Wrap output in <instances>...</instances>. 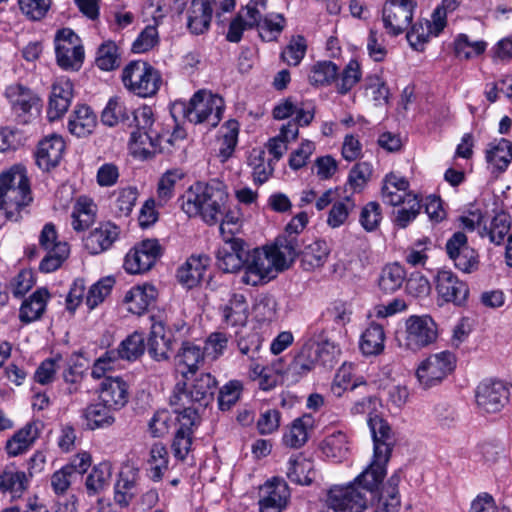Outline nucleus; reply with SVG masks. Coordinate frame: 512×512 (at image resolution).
Here are the masks:
<instances>
[{
	"instance_id": "nucleus-1",
	"label": "nucleus",
	"mask_w": 512,
	"mask_h": 512,
	"mask_svg": "<svg viewBox=\"0 0 512 512\" xmlns=\"http://www.w3.org/2000/svg\"><path fill=\"white\" fill-rule=\"evenodd\" d=\"M181 208L188 217H201L209 224H216L224 215L228 193L222 182H196L180 198Z\"/></svg>"
},
{
	"instance_id": "nucleus-2",
	"label": "nucleus",
	"mask_w": 512,
	"mask_h": 512,
	"mask_svg": "<svg viewBox=\"0 0 512 512\" xmlns=\"http://www.w3.org/2000/svg\"><path fill=\"white\" fill-rule=\"evenodd\" d=\"M33 197L30 184L25 171L13 167L0 175V209L4 210L9 221L18 222L27 207L32 203Z\"/></svg>"
},
{
	"instance_id": "nucleus-3",
	"label": "nucleus",
	"mask_w": 512,
	"mask_h": 512,
	"mask_svg": "<svg viewBox=\"0 0 512 512\" xmlns=\"http://www.w3.org/2000/svg\"><path fill=\"white\" fill-rule=\"evenodd\" d=\"M121 78L124 87L141 98L156 95L163 82L159 70L143 60L130 61L123 68Z\"/></svg>"
},
{
	"instance_id": "nucleus-4",
	"label": "nucleus",
	"mask_w": 512,
	"mask_h": 512,
	"mask_svg": "<svg viewBox=\"0 0 512 512\" xmlns=\"http://www.w3.org/2000/svg\"><path fill=\"white\" fill-rule=\"evenodd\" d=\"M224 108L222 97L199 90L187 104H183V116L190 123L206 124L208 128H215L222 119Z\"/></svg>"
},
{
	"instance_id": "nucleus-5",
	"label": "nucleus",
	"mask_w": 512,
	"mask_h": 512,
	"mask_svg": "<svg viewBox=\"0 0 512 512\" xmlns=\"http://www.w3.org/2000/svg\"><path fill=\"white\" fill-rule=\"evenodd\" d=\"M244 270L241 281L252 286L266 283L280 271L269 248L246 252Z\"/></svg>"
},
{
	"instance_id": "nucleus-6",
	"label": "nucleus",
	"mask_w": 512,
	"mask_h": 512,
	"mask_svg": "<svg viewBox=\"0 0 512 512\" xmlns=\"http://www.w3.org/2000/svg\"><path fill=\"white\" fill-rule=\"evenodd\" d=\"M455 356L449 351L431 354L417 367L416 377L424 389L437 386L454 370Z\"/></svg>"
},
{
	"instance_id": "nucleus-7",
	"label": "nucleus",
	"mask_w": 512,
	"mask_h": 512,
	"mask_svg": "<svg viewBox=\"0 0 512 512\" xmlns=\"http://www.w3.org/2000/svg\"><path fill=\"white\" fill-rule=\"evenodd\" d=\"M438 338L436 322L428 315H412L405 322L401 345L417 352L433 344Z\"/></svg>"
},
{
	"instance_id": "nucleus-8",
	"label": "nucleus",
	"mask_w": 512,
	"mask_h": 512,
	"mask_svg": "<svg viewBox=\"0 0 512 512\" xmlns=\"http://www.w3.org/2000/svg\"><path fill=\"white\" fill-rule=\"evenodd\" d=\"M57 64L64 70H78L84 60V48L81 39L70 28L57 31L55 38Z\"/></svg>"
},
{
	"instance_id": "nucleus-9",
	"label": "nucleus",
	"mask_w": 512,
	"mask_h": 512,
	"mask_svg": "<svg viewBox=\"0 0 512 512\" xmlns=\"http://www.w3.org/2000/svg\"><path fill=\"white\" fill-rule=\"evenodd\" d=\"M4 95L19 123L27 124L34 111L39 113L40 98L29 87L13 83L6 87Z\"/></svg>"
},
{
	"instance_id": "nucleus-10",
	"label": "nucleus",
	"mask_w": 512,
	"mask_h": 512,
	"mask_svg": "<svg viewBox=\"0 0 512 512\" xmlns=\"http://www.w3.org/2000/svg\"><path fill=\"white\" fill-rule=\"evenodd\" d=\"M370 498L355 482L346 486L332 487L327 496V505L335 512H363Z\"/></svg>"
},
{
	"instance_id": "nucleus-11",
	"label": "nucleus",
	"mask_w": 512,
	"mask_h": 512,
	"mask_svg": "<svg viewBox=\"0 0 512 512\" xmlns=\"http://www.w3.org/2000/svg\"><path fill=\"white\" fill-rule=\"evenodd\" d=\"M446 253L454 266L464 273H472L479 267V255L468 244L465 233L457 231L447 240Z\"/></svg>"
},
{
	"instance_id": "nucleus-12",
	"label": "nucleus",
	"mask_w": 512,
	"mask_h": 512,
	"mask_svg": "<svg viewBox=\"0 0 512 512\" xmlns=\"http://www.w3.org/2000/svg\"><path fill=\"white\" fill-rule=\"evenodd\" d=\"M413 0H388L382 10V20L388 34L397 36L405 32L413 18Z\"/></svg>"
},
{
	"instance_id": "nucleus-13",
	"label": "nucleus",
	"mask_w": 512,
	"mask_h": 512,
	"mask_svg": "<svg viewBox=\"0 0 512 512\" xmlns=\"http://www.w3.org/2000/svg\"><path fill=\"white\" fill-rule=\"evenodd\" d=\"M162 254V248L156 239H146L132 248L124 260V268L130 274H139L150 270Z\"/></svg>"
},
{
	"instance_id": "nucleus-14",
	"label": "nucleus",
	"mask_w": 512,
	"mask_h": 512,
	"mask_svg": "<svg viewBox=\"0 0 512 512\" xmlns=\"http://www.w3.org/2000/svg\"><path fill=\"white\" fill-rule=\"evenodd\" d=\"M477 407L485 413L499 412L509 400V389L499 380H484L476 387Z\"/></svg>"
},
{
	"instance_id": "nucleus-15",
	"label": "nucleus",
	"mask_w": 512,
	"mask_h": 512,
	"mask_svg": "<svg viewBox=\"0 0 512 512\" xmlns=\"http://www.w3.org/2000/svg\"><path fill=\"white\" fill-rule=\"evenodd\" d=\"M435 288L439 298L446 303L462 306L469 296L466 282L460 280L451 270H440L435 276Z\"/></svg>"
},
{
	"instance_id": "nucleus-16",
	"label": "nucleus",
	"mask_w": 512,
	"mask_h": 512,
	"mask_svg": "<svg viewBox=\"0 0 512 512\" xmlns=\"http://www.w3.org/2000/svg\"><path fill=\"white\" fill-rule=\"evenodd\" d=\"M228 232L231 236H224V243L216 252V264L225 273H235L244 268L247 251L243 240L233 237L231 229Z\"/></svg>"
},
{
	"instance_id": "nucleus-17",
	"label": "nucleus",
	"mask_w": 512,
	"mask_h": 512,
	"mask_svg": "<svg viewBox=\"0 0 512 512\" xmlns=\"http://www.w3.org/2000/svg\"><path fill=\"white\" fill-rule=\"evenodd\" d=\"M154 118L152 108L144 105L133 111L130 119V126L136 130L131 132V141L139 144H149L152 148L160 145V136L158 131L153 129Z\"/></svg>"
},
{
	"instance_id": "nucleus-18",
	"label": "nucleus",
	"mask_w": 512,
	"mask_h": 512,
	"mask_svg": "<svg viewBox=\"0 0 512 512\" xmlns=\"http://www.w3.org/2000/svg\"><path fill=\"white\" fill-rule=\"evenodd\" d=\"M334 349L333 343L325 339L322 343L316 345H305L300 353L295 357L292 369L298 374H305L313 369L317 362L325 365L332 360L331 351Z\"/></svg>"
},
{
	"instance_id": "nucleus-19",
	"label": "nucleus",
	"mask_w": 512,
	"mask_h": 512,
	"mask_svg": "<svg viewBox=\"0 0 512 512\" xmlns=\"http://www.w3.org/2000/svg\"><path fill=\"white\" fill-rule=\"evenodd\" d=\"M97 392L99 400L114 411L123 408L129 400V386L121 377H105Z\"/></svg>"
},
{
	"instance_id": "nucleus-20",
	"label": "nucleus",
	"mask_w": 512,
	"mask_h": 512,
	"mask_svg": "<svg viewBox=\"0 0 512 512\" xmlns=\"http://www.w3.org/2000/svg\"><path fill=\"white\" fill-rule=\"evenodd\" d=\"M390 458H381L373 453L370 465L358 475L354 482L372 501L378 495L379 486L386 475V465Z\"/></svg>"
},
{
	"instance_id": "nucleus-21",
	"label": "nucleus",
	"mask_w": 512,
	"mask_h": 512,
	"mask_svg": "<svg viewBox=\"0 0 512 512\" xmlns=\"http://www.w3.org/2000/svg\"><path fill=\"white\" fill-rule=\"evenodd\" d=\"M213 13L219 18L223 12L216 9L211 0H192L188 9L187 28L195 35L207 32Z\"/></svg>"
},
{
	"instance_id": "nucleus-22",
	"label": "nucleus",
	"mask_w": 512,
	"mask_h": 512,
	"mask_svg": "<svg viewBox=\"0 0 512 512\" xmlns=\"http://www.w3.org/2000/svg\"><path fill=\"white\" fill-rule=\"evenodd\" d=\"M351 316V305L342 300H335L321 313L319 323L324 332L342 334L345 326L351 321Z\"/></svg>"
},
{
	"instance_id": "nucleus-23",
	"label": "nucleus",
	"mask_w": 512,
	"mask_h": 512,
	"mask_svg": "<svg viewBox=\"0 0 512 512\" xmlns=\"http://www.w3.org/2000/svg\"><path fill=\"white\" fill-rule=\"evenodd\" d=\"M367 422L373 438L374 454L384 459L390 458L396 442L391 427L377 414L370 415Z\"/></svg>"
},
{
	"instance_id": "nucleus-24",
	"label": "nucleus",
	"mask_w": 512,
	"mask_h": 512,
	"mask_svg": "<svg viewBox=\"0 0 512 512\" xmlns=\"http://www.w3.org/2000/svg\"><path fill=\"white\" fill-rule=\"evenodd\" d=\"M169 404L173 412L178 415V421L188 417L192 422L200 421L199 409L201 408L194 401V397H190V388L185 382H179L175 385L169 397Z\"/></svg>"
},
{
	"instance_id": "nucleus-25",
	"label": "nucleus",
	"mask_w": 512,
	"mask_h": 512,
	"mask_svg": "<svg viewBox=\"0 0 512 512\" xmlns=\"http://www.w3.org/2000/svg\"><path fill=\"white\" fill-rule=\"evenodd\" d=\"M262 492L263 495L259 501L261 512H280L290 497L287 483L280 478L268 481L262 488Z\"/></svg>"
},
{
	"instance_id": "nucleus-26",
	"label": "nucleus",
	"mask_w": 512,
	"mask_h": 512,
	"mask_svg": "<svg viewBox=\"0 0 512 512\" xmlns=\"http://www.w3.org/2000/svg\"><path fill=\"white\" fill-rule=\"evenodd\" d=\"M73 98V84L68 79H60L52 86L47 117L50 121L61 118L68 110Z\"/></svg>"
},
{
	"instance_id": "nucleus-27",
	"label": "nucleus",
	"mask_w": 512,
	"mask_h": 512,
	"mask_svg": "<svg viewBox=\"0 0 512 512\" xmlns=\"http://www.w3.org/2000/svg\"><path fill=\"white\" fill-rule=\"evenodd\" d=\"M65 143L61 136L51 135L38 144L35 153L36 163L43 170H50L57 166L62 158Z\"/></svg>"
},
{
	"instance_id": "nucleus-28",
	"label": "nucleus",
	"mask_w": 512,
	"mask_h": 512,
	"mask_svg": "<svg viewBox=\"0 0 512 512\" xmlns=\"http://www.w3.org/2000/svg\"><path fill=\"white\" fill-rule=\"evenodd\" d=\"M118 236V227L111 222H104L84 239V247L90 254L97 255L108 250Z\"/></svg>"
},
{
	"instance_id": "nucleus-29",
	"label": "nucleus",
	"mask_w": 512,
	"mask_h": 512,
	"mask_svg": "<svg viewBox=\"0 0 512 512\" xmlns=\"http://www.w3.org/2000/svg\"><path fill=\"white\" fill-rule=\"evenodd\" d=\"M205 353L203 349L190 341H184L175 355V365L185 378L188 374H195L204 363Z\"/></svg>"
},
{
	"instance_id": "nucleus-30",
	"label": "nucleus",
	"mask_w": 512,
	"mask_h": 512,
	"mask_svg": "<svg viewBox=\"0 0 512 512\" xmlns=\"http://www.w3.org/2000/svg\"><path fill=\"white\" fill-rule=\"evenodd\" d=\"M40 435L37 423L28 422L7 441L5 451L9 457H17L29 451Z\"/></svg>"
},
{
	"instance_id": "nucleus-31",
	"label": "nucleus",
	"mask_w": 512,
	"mask_h": 512,
	"mask_svg": "<svg viewBox=\"0 0 512 512\" xmlns=\"http://www.w3.org/2000/svg\"><path fill=\"white\" fill-rule=\"evenodd\" d=\"M209 258L205 255L191 256L178 268L177 279L188 289L196 287L205 274Z\"/></svg>"
},
{
	"instance_id": "nucleus-32",
	"label": "nucleus",
	"mask_w": 512,
	"mask_h": 512,
	"mask_svg": "<svg viewBox=\"0 0 512 512\" xmlns=\"http://www.w3.org/2000/svg\"><path fill=\"white\" fill-rule=\"evenodd\" d=\"M157 295L158 292L153 285L143 284L132 287L126 293L124 300L131 313L141 315L155 303Z\"/></svg>"
},
{
	"instance_id": "nucleus-33",
	"label": "nucleus",
	"mask_w": 512,
	"mask_h": 512,
	"mask_svg": "<svg viewBox=\"0 0 512 512\" xmlns=\"http://www.w3.org/2000/svg\"><path fill=\"white\" fill-rule=\"evenodd\" d=\"M400 481L399 471L390 476L381 493H378L377 501L373 503L374 512H399L401 502L398 486Z\"/></svg>"
},
{
	"instance_id": "nucleus-34",
	"label": "nucleus",
	"mask_w": 512,
	"mask_h": 512,
	"mask_svg": "<svg viewBox=\"0 0 512 512\" xmlns=\"http://www.w3.org/2000/svg\"><path fill=\"white\" fill-rule=\"evenodd\" d=\"M96 215L97 206L93 200L80 196L73 206L71 225L76 232H83L94 224Z\"/></svg>"
},
{
	"instance_id": "nucleus-35",
	"label": "nucleus",
	"mask_w": 512,
	"mask_h": 512,
	"mask_svg": "<svg viewBox=\"0 0 512 512\" xmlns=\"http://www.w3.org/2000/svg\"><path fill=\"white\" fill-rule=\"evenodd\" d=\"M273 258L278 265V270L286 269L290 263L301 253V246L297 237L279 236L275 245L269 247Z\"/></svg>"
},
{
	"instance_id": "nucleus-36",
	"label": "nucleus",
	"mask_w": 512,
	"mask_h": 512,
	"mask_svg": "<svg viewBox=\"0 0 512 512\" xmlns=\"http://www.w3.org/2000/svg\"><path fill=\"white\" fill-rule=\"evenodd\" d=\"M188 387L190 388V397H194L198 407L205 409L214 400L217 381L210 373H202Z\"/></svg>"
},
{
	"instance_id": "nucleus-37",
	"label": "nucleus",
	"mask_w": 512,
	"mask_h": 512,
	"mask_svg": "<svg viewBox=\"0 0 512 512\" xmlns=\"http://www.w3.org/2000/svg\"><path fill=\"white\" fill-rule=\"evenodd\" d=\"M179 427L173 438L171 449L174 457L179 461H184L191 451L193 443L194 428L199 422H192L189 417L178 421Z\"/></svg>"
},
{
	"instance_id": "nucleus-38",
	"label": "nucleus",
	"mask_w": 512,
	"mask_h": 512,
	"mask_svg": "<svg viewBox=\"0 0 512 512\" xmlns=\"http://www.w3.org/2000/svg\"><path fill=\"white\" fill-rule=\"evenodd\" d=\"M172 341L164 334L162 322H154L148 338V353L155 361H167Z\"/></svg>"
},
{
	"instance_id": "nucleus-39",
	"label": "nucleus",
	"mask_w": 512,
	"mask_h": 512,
	"mask_svg": "<svg viewBox=\"0 0 512 512\" xmlns=\"http://www.w3.org/2000/svg\"><path fill=\"white\" fill-rule=\"evenodd\" d=\"M50 294L46 288L37 289L29 299L25 300L19 311V319L23 323L38 320L44 313Z\"/></svg>"
},
{
	"instance_id": "nucleus-40",
	"label": "nucleus",
	"mask_w": 512,
	"mask_h": 512,
	"mask_svg": "<svg viewBox=\"0 0 512 512\" xmlns=\"http://www.w3.org/2000/svg\"><path fill=\"white\" fill-rule=\"evenodd\" d=\"M133 109H129L120 97H112L102 111L101 121L104 125L113 127L118 124L130 126Z\"/></svg>"
},
{
	"instance_id": "nucleus-41",
	"label": "nucleus",
	"mask_w": 512,
	"mask_h": 512,
	"mask_svg": "<svg viewBox=\"0 0 512 512\" xmlns=\"http://www.w3.org/2000/svg\"><path fill=\"white\" fill-rule=\"evenodd\" d=\"M97 124L96 115L85 105L75 109L68 121V130L77 137L90 135Z\"/></svg>"
},
{
	"instance_id": "nucleus-42",
	"label": "nucleus",
	"mask_w": 512,
	"mask_h": 512,
	"mask_svg": "<svg viewBox=\"0 0 512 512\" xmlns=\"http://www.w3.org/2000/svg\"><path fill=\"white\" fill-rule=\"evenodd\" d=\"M486 160L499 172L505 171L512 161V142L504 138L491 142L486 150Z\"/></svg>"
},
{
	"instance_id": "nucleus-43",
	"label": "nucleus",
	"mask_w": 512,
	"mask_h": 512,
	"mask_svg": "<svg viewBox=\"0 0 512 512\" xmlns=\"http://www.w3.org/2000/svg\"><path fill=\"white\" fill-rule=\"evenodd\" d=\"M111 476V463L104 461L95 465L85 480L87 494L95 496L102 493L109 487Z\"/></svg>"
},
{
	"instance_id": "nucleus-44",
	"label": "nucleus",
	"mask_w": 512,
	"mask_h": 512,
	"mask_svg": "<svg viewBox=\"0 0 512 512\" xmlns=\"http://www.w3.org/2000/svg\"><path fill=\"white\" fill-rule=\"evenodd\" d=\"M226 324L243 327L248 320V304L242 294H233L222 310Z\"/></svg>"
},
{
	"instance_id": "nucleus-45",
	"label": "nucleus",
	"mask_w": 512,
	"mask_h": 512,
	"mask_svg": "<svg viewBox=\"0 0 512 512\" xmlns=\"http://www.w3.org/2000/svg\"><path fill=\"white\" fill-rule=\"evenodd\" d=\"M112 410L111 407L104 405L101 401L87 406L83 410V417L86 420L87 428L96 430L110 427L115 422V418L111 413Z\"/></svg>"
},
{
	"instance_id": "nucleus-46",
	"label": "nucleus",
	"mask_w": 512,
	"mask_h": 512,
	"mask_svg": "<svg viewBox=\"0 0 512 512\" xmlns=\"http://www.w3.org/2000/svg\"><path fill=\"white\" fill-rule=\"evenodd\" d=\"M385 333L380 324L372 323L362 333L360 349L364 355H378L384 349Z\"/></svg>"
},
{
	"instance_id": "nucleus-47",
	"label": "nucleus",
	"mask_w": 512,
	"mask_h": 512,
	"mask_svg": "<svg viewBox=\"0 0 512 512\" xmlns=\"http://www.w3.org/2000/svg\"><path fill=\"white\" fill-rule=\"evenodd\" d=\"M321 450L327 458L336 462L342 461L349 451L347 436L341 431L333 432L324 438Z\"/></svg>"
},
{
	"instance_id": "nucleus-48",
	"label": "nucleus",
	"mask_w": 512,
	"mask_h": 512,
	"mask_svg": "<svg viewBox=\"0 0 512 512\" xmlns=\"http://www.w3.org/2000/svg\"><path fill=\"white\" fill-rule=\"evenodd\" d=\"M145 351V338L142 333L134 332L125 338L117 349H113L118 360L135 361Z\"/></svg>"
},
{
	"instance_id": "nucleus-49",
	"label": "nucleus",
	"mask_w": 512,
	"mask_h": 512,
	"mask_svg": "<svg viewBox=\"0 0 512 512\" xmlns=\"http://www.w3.org/2000/svg\"><path fill=\"white\" fill-rule=\"evenodd\" d=\"M510 218L505 213L494 216L489 225H484L479 231L481 237H488L490 242L500 245L510 231Z\"/></svg>"
},
{
	"instance_id": "nucleus-50",
	"label": "nucleus",
	"mask_w": 512,
	"mask_h": 512,
	"mask_svg": "<svg viewBox=\"0 0 512 512\" xmlns=\"http://www.w3.org/2000/svg\"><path fill=\"white\" fill-rule=\"evenodd\" d=\"M310 422L309 417L295 419L288 431L283 435V444L294 449L302 447L308 440V427L310 426Z\"/></svg>"
},
{
	"instance_id": "nucleus-51",
	"label": "nucleus",
	"mask_w": 512,
	"mask_h": 512,
	"mask_svg": "<svg viewBox=\"0 0 512 512\" xmlns=\"http://www.w3.org/2000/svg\"><path fill=\"white\" fill-rule=\"evenodd\" d=\"M150 478L153 481H160L164 472L168 469L169 455L166 446L161 442L154 443L150 448Z\"/></svg>"
},
{
	"instance_id": "nucleus-52",
	"label": "nucleus",
	"mask_w": 512,
	"mask_h": 512,
	"mask_svg": "<svg viewBox=\"0 0 512 512\" xmlns=\"http://www.w3.org/2000/svg\"><path fill=\"white\" fill-rule=\"evenodd\" d=\"M338 74V67L335 63L319 61L311 67L308 79L313 86H328L336 81Z\"/></svg>"
},
{
	"instance_id": "nucleus-53",
	"label": "nucleus",
	"mask_w": 512,
	"mask_h": 512,
	"mask_svg": "<svg viewBox=\"0 0 512 512\" xmlns=\"http://www.w3.org/2000/svg\"><path fill=\"white\" fill-rule=\"evenodd\" d=\"M355 207L356 203L352 195L340 196L338 200L333 203L329 211L327 224L331 228H338L342 226Z\"/></svg>"
},
{
	"instance_id": "nucleus-54",
	"label": "nucleus",
	"mask_w": 512,
	"mask_h": 512,
	"mask_svg": "<svg viewBox=\"0 0 512 512\" xmlns=\"http://www.w3.org/2000/svg\"><path fill=\"white\" fill-rule=\"evenodd\" d=\"M303 263L310 269L322 267L330 254V248L326 241L315 240L306 245L301 251Z\"/></svg>"
},
{
	"instance_id": "nucleus-55",
	"label": "nucleus",
	"mask_w": 512,
	"mask_h": 512,
	"mask_svg": "<svg viewBox=\"0 0 512 512\" xmlns=\"http://www.w3.org/2000/svg\"><path fill=\"white\" fill-rule=\"evenodd\" d=\"M405 276V271L399 264L386 265L379 277V287L385 293H393L402 286Z\"/></svg>"
},
{
	"instance_id": "nucleus-56",
	"label": "nucleus",
	"mask_w": 512,
	"mask_h": 512,
	"mask_svg": "<svg viewBox=\"0 0 512 512\" xmlns=\"http://www.w3.org/2000/svg\"><path fill=\"white\" fill-rule=\"evenodd\" d=\"M114 284L115 279L111 276L101 278L94 283L85 298L87 307L92 310L101 304L110 295Z\"/></svg>"
},
{
	"instance_id": "nucleus-57",
	"label": "nucleus",
	"mask_w": 512,
	"mask_h": 512,
	"mask_svg": "<svg viewBox=\"0 0 512 512\" xmlns=\"http://www.w3.org/2000/svg\"><path fill=\"white\" fill-rule=\"evenodd\" d=\"M399 206L400 208L395 212L394 223L399 228H406L419 214L420 200L417 195H408L406 201Z\"/></svg>"
},
{
	"instance_id": "nucleus-58",
	"label": "nucleus",
	"mask_w": 512,
	"mask_h": 512,
	"mask_svg": "<svg viewBox=\"0 0 512 512\" xmlns=\"http://www.w3.org/2000/svg\"><path fill=\"white\" fill-rule=\"evenodd\" d=\"M114 501L121 507H127L137 494L135 478H129L123 472L119 474L114 487Z\"/></svg>"
},
{
	"instance_id": "nucleus-59",
	"label": "nucleus",
	"mask_w": 512,
	"mask_h": 512,
	"mask_svg": "<svg viewBox=\"0 0 512 512\" xmlns=\"http://www.w3.org/2000/svg\"><path fill=\"white\" fill-rule=\"evenodd\" d=\"M28 487V478L23 471L5 470L0 474V490L14 495L21 494Z\"/></svg>"
},
{
	"instance_id": "nucleus-60",
	"label": "nucleus",
	"mask_w": 512,
	"mask_h": 512,
	"mask_svg": "<svg viewBox=\"0 0 512 512\" xmlns=\"http://www.w3.org/2000/svg\"><path fill=\"white\" fill-rule=\"evenodd\" d=\"M307 51L306 39L302 35L291 38L289 44L281 52L280 58L289 66H298Z\"/></svg>"
},
{
	"instance_id": "nucleus-61",
	"label": "nucleus",
	"mask_w": 512,
	"mask_h": 512,
	"mask_svg": "<svg viewBox=\"0 0 512 512\" xmlns=\"http://www.w3.org/2000/svg\"><path fill=\"white\" fill-rule=\"evenodd\" d=\"M183 173L177 169L169 170L160 178L157 187L158 205H165L174 195L176 182L182 179Z\"/></svg>"
},
{
	"instance_id": "nucleus-62",
	"label": "nucleus",
	"mask_w": 512,
	"mask_h": 512,
	"mask_svg": "<svg viewBox=\"0 0 512 512\" xmlns=\"http://www.w3.org/2000/svg\"><path fill=\"white\" fill-rule=\"evenodd\" d=\"M70 252L68 243H58L54 251H46L45 257L41 260L39 269L41 272L50 273L57 270L66 260Z\"/></svg>"
},
{
	"instance_id": "nucleus-63",
	"label": "nucleus",
	"mask_w": 512,
	"mask_h": 512,
	"mask_svg": "<svg viewBox=\"0 0 512 512\" xmlns=\"http://www.w3.org/2000/svg\"><path fill=\"white\" fill-rule=\"evenodd\" d=\"M360 65L356 60H351L337 81L336 88L338 93L347 94L361 79Z\"/></svg>"
},
{
	"instance_id": "nucleus-64",
	"label": "nucleus",
	"mask_w": 512,
	"mask_h": 512,
	"mask_svg": "<svg viewBox=\"0 0 512 512\" xmlns=\"http://www.w3.org/2000/svg\"><path fill=\"white\" fill-rule=\"evenodd\" d=\"M285 19L282 15L276 14L266 16L263 18L260 25L257 27L259 36L264 41H274L278 38L284 29Z\"/></svg>"
}]
</instances>
